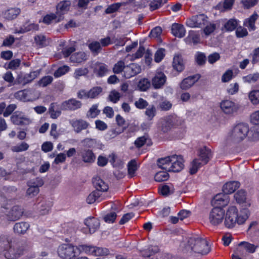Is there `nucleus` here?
I'll return each mask as SVG.
<instances>
[{"label": "nucleus", "instance_id": "1", "mask_svg": "<svg viewBox=\"0 0 259 259\" xmlns=\"http://www.w3.org/2000/svg\"><path fill=\"white\" fill-rule=\"evenodd\" d=\"M245 139L250 142L259 140V127L250 130L247 123H239L233 127L227 138L228 142L236 144Z\"/></svg>", "mask_w": 259, "mask_h": 259}, {"label": "nucleus", "instance_id": "2", "mask_svg": "<svg viewBox=\"0 0 259 259\" xmlns=\"http://www.w3.org/2000/svg\"><path fill=\"white\" fill-rule=\"evenodd\" d=\"M250 215L247 208H243L238 213L236 206H229L226 211L224 221L225 226L228 228H232L237 224L239 225L244 224Z\"/></svg>", "mask_w": 259, "mask_h": 259}, {"label": "nucleus", "instance_id": "3", "mask_svg": "<svg viewBox=\"0 0 259 259\" xmlns=\"http://www.w3.org/2000/svg\"><path fill=\"white\" fill-rule=\"evenodd\" d=\"M25 248L21 242L4 241V246L0 245V251L7 259H17L23 254Z\"/></svg>", "mask_w": 259, "mask_h": 259}, {"label": "nucleus", "instance_id": "4", "mask_svg": "<svg viewBox=\"0 0 259 259\" xmlns=\"http://www.w3.org/2000/svg\"><path fill=\"white\" fill-rule=\"evenodd\" d=\"M198 157L194 159L191 163L190 172L192 175L195 174L202 165L207 163L212 157L211 150L204 146L199 150Z\"/></svg>", "mask_w": 259, "mask_h": 259}, {"label": "nucleus", "instance_id": "5", "mask_svg": "<svg viewBox=\"0 0 259 259\" xmlns=\"http://www.w3.org/2000/svg\"><path fill=\"white\" fill-rule=\"evenodd\" d=\"M188 243L191 250L196 253L206 254L210 251L208 242L205 239L198 236L191 237Z\"/></svg>", "mask_w": 259, "mask_h": 259}, {"label": "nucleus", "instance_id": "6", "mask_svg": "<svg viewBox=\"0 0 259 259\" xmlns=\"http://www.w3.org/2000/svg\"><path fill=\"white\" fill-rule=\"evenodd\" d=\"M76 249L78 250V254L84 253L88 255L94 256L107 255L110 252L108 249L92 245H79L76 246Z\"/></svg>", "mask_w": 259, "mask_h": 259}, {"label": "nucleus", "instance_id": "7", "mask_svg": "<svg viewBox=\"0 0 259 259\" xmlns=\"http://www.w3.org/2000/svg\"><path fill=\"white\" fill-rule=\"evenodd\" d=\"M59 256L64 259H71L78 255L76 246L71 244H63L58 249Z\"/></svg>", "mask_w": 259, "mask_h": 259}, {"label": "nucleus", "instance_id": "8", "mask_svg": "<svg viewBox=\"0 0 259 259\" xmlns=\"http://www.w3.org/2000/svg\"><path fill=\"white\" fill-rule=\"evenodd\" d=\"M208 17L204 14H199L188 19L186 24L191 28H202L207 24Z\"/></svg>", "mask_w": 259, "mask_h": 259}, {"label": "nucleus", "instance_id": "9", "mask_svg": "<svg viewBox=\"0 0 259 259\" xmlns=\"http://www.w3.org/2000/svg\"><path fill=\"white\" fill-rule=\"evenodd\" d=\"M225 210L221 207H214L210 211L209 215V221L212 225H218L221 224L224 219Z\"/></svg>", "mask_w": 259, "mask_h": 259}, {"label": "nucleus", "instance_id": "10", "mask_svg": "<svg viewBox=\"0 0 259 259\" xmlns=\"http://www.w3.org/2000/svg\"><path fill=\"white\" fill-rule=\"evenodd\" d=\"M38 74V71H32L29 73H20L16 77L15 83L25 85L33 80Z\"/></svg>", "mask_w": 259, "mask_h": 259}, {"label": "nucleus", "instance_id": "11", "mask_svg": "<svg viewBox=\"0 0 259 259\" xmlns=\"http://www.w3.org/2000/svg\"><path fill=\"white\" fill-rule=\"evenodd\" d=\"M171 158L170 167H166V170L172 172L181 171L184 166L182 157L180 155H173L171 156Z\"/></svg>", "mask_w": 259, "mask_h": 259}, {"label": "nucleus", "instance_id": "12", "mask_svg": "<svg viewBox=\"0 0 259 259\" xmlns=\"http://www.w3.org/2000/svg\"><path fill=\"white\" fill-rule=\"evenodd\" d=\"M220 107L222 111L226 114H232L237 112L238 106L233 101L229 100L222 101L220 103Z\"/></svg>", "mask_w": 259, "mask_h": 259}, {"label": "nucleus", "instance_id": "13", "mask_svg": "<svg viewBox=\"0 0 259 259\" xmlns=\"http://www.w3.org/2000/svg\"><path fill=\"white\" fill-rule=\"evenodd\" d=\"M141 71V68L139 65L136 63H131L126 66L122 75L126 78H130L140 73Z\"/></svg>", "mask_w": 259, "mask_h": 259}, {"label": "nucleus", "instance_id": "14", "mask_svg": "<svg viewBox=\"0 0 259 259\" xmlns=\"http://www.w3.org/2000/svg\"><path fill=\"white\" fill-rule=\"evenodd\" d=\"M174 125V118L172 116H168L162 118L159 122L158 128L162 133H165L168 132Z\"/></svg>", "mask_w": 259, "mask_h": 259}, {"label": "nucleus", "instance_id": "15", "mask_svg": "<svg viewBox=\"0 0 259 259\" xmlns=\"http://www.w3.org/2000/svg\"><path fill=\"white\" fill-rule=\"evenodd\" d=\"M11 120L14 124L16 125H28L31 122L30 118L19 112H15L11 117Z\"/></svg>", "mask_w": 259, "mask_h": 259}, {"label": "nucleus", "instance_id": "16", "mask_svg": "<svg viewBox=\"0 0 259 259\" xmlns=\"http://www.w3.org/2000/svg\"><path fill=\"white\" fill-rule=\"evenodd\" d=\"M84 223L87 227L88 232L90 234L96 232L99 229L100 226V221L94 217L86 219Z\"/></svg>", "mask_w": 259, "mask_h": 259}, {"label": "nucleus", "instance_id": "17", "mask_svg": "<svg viewBox=\"0 0 259 259\" xmlns=\"http://www.w3.org/2000/svg\"><path fill=\"white\" fill-rule=\"evenodd\" d=\"M82 106L80 101L76 100L75 99H70L63 102L61 104V108L63 110L74 111L79 109Z\"/></svg>", "mask_w": 259, "mask_h": 259}, {"label": "nucleus", "instance_id": "18", "mask_svg": "<svg viewBox=\"0 0 259 259\" xmlns=\"http://www.w3.org/2000/svg\"><path fill=\"white\" fill-rule=\"evenodd\" d=\"M229 196L225 193H220L216 195L211 201V203L215 207L223 208L229 203Z\"/></svg>", "mask_w": 259, "mask_h": 259}, {"label": "nucleus", "instance_id": "19", "mask_svg": "<svg viewBox=\"0 0 259 259\" xmlns=\"http://www.w3.org/2000/svg\"><path fill=\"white\" fill-rule=\"evenodd\" d=\"M69 123L76 133H80L82 130L88 128L90 125L89 123L81 119L70 120Z\"/></svg>", "mask_w": 259, "mask_h": 259}, {"label": "nucleus", "instance_id": "20", "mask_svg": "<svg viewBox=\"0 0 259 259\" xmlns=\"http://www.w3.org/2000/svg\"><path fill=\"white\" fill-rule=\"evenodd\" d=\"M23 213V209L18 205H15L7 213V218L10 221H16L20 219Z\"/></svg>", "mask_w": 259, "mask_h": 259}, {"label": "nucleus", "instance_id": "21", "mask_svg": "<svg viewBox=\"0 0 259 259\" xmlns=\"http://www.w3.org/2000/svg\"><path fill=\"white\" fill-rule=\"evenodd\" d=\"M166 77L163 72L157 71L152 79V84L155 89H160L165 83Z\"/></svg>", "mask_w": 259, "mask_h": 259}, {"label": "nucleus", "instance_id": "22", "mask_svg": "<svg viewBox=\"0 0 259 259\" xmlns=\"http://www.w3.org/2000/svg\"><path fill=\"white\" fill-rule=\"evenodd\" d=\"M200 78L199 74L188 76L184 78L180 83V88L183 90L190 88Z\"/></svg>", "mask_w": 259, "mask_h": 259}, {"label": "nucleus", "instance_id": "23", "mask_svg": "<svg viewBox=\"0 0 259 259\" xmlns=\"http://www.w3.org/2000/svg\"><path fill=\"white\" fill-rule=\"evenodd\" d=\"M71 2L69 0H65L60 2L56 6V13L60 17H63V15L65 14L70 9Z\"/></svg>", "mask_w": 259, "mask_h": 259}, {"label": "nucleus", "instance_id": "24", "mask_svg": "<svg viewBox=\"0 0 259 259\" xmlns=\"http://www.w3.org/2000/svg\"><path fill=\"white\" fill-rule=\"evenodd\" d=\"M82 161L84 163H92L96 159V156L92 150L90 149H84L80 153Z\"/></svg>", "mask_w": 259, "mask_h": 259}, {"label": "nucleus", "instance_id": "25", "mask_svg": "<svg viewBox=\"0 0 259 259\" xmlns=\"http://www.w3.org/2000/svg\"><path fill=\"white\" fill-rule=\"evenodd\" d=\"M93 183L96 189V191L98 192H105L109 188L108 185L99 177H96L93 179Z\"/></svg>", "mask_w": 259, "mask_h": 259}, {"label": "nucleus", "instance_id": "26", "mask_svg": "<svg viewBox=\"0 0 259 259\" xmlns=\"http://www.w3.org/2000/svg\"><path fill=\"white\" fill-rule=\"evenodd\" d=\"M172 34L179 38L183 37L186 34V29L183 25L178 23H174L171 27Z\"/></svg>", "mask_w": 259, "mask_h": 259}, {"label": "nucleus", "instance_id": "27", "mask_svg": "<svg viewBox=\"0 0 259 259\" xmlns=\"http://www.w3.org/2000/svg\"><path fill=\"white\" fill-rule=\"evenodd\" d=\"M63 19V17H60L57 13H50L43 17L42 22L46 24L50 25L53 22L58 23Z\"/></svg>", "mask_w": 259, "mask_h": 259}, {"label": "nucleus", "instance_id": "28", "mask_svg": "<svg viewBox=\"0 0 259 259\" xmlns=\"http://www.w3.org/2000/svg\"><path fill=\"white\" fill-rule=\"evenodd\" d=\"M258 16L256 13H254L248 18L245 19L243 22V25L248 28L249 31H253L256 29L255 23Z\"/></svg>", "mask_w": 259, "mask_h": 259}, {"label": "nucleus", "instance_id": "29", "mask_svg": "<svg viewBox=\"0 0 259 259\" xmlns=\"http://www.w3.org/2000/svg\"><path fill=\"white\" fill-rule=\"evenodd\" d=\"M240 186L238 181H231L226 183L223 187V193L229 194L233 193Z\"/></svg>", "mask_w": 259, "mask_h": 259}, {"label": "nucleus", "instance_id": "30", "mask_svg": "<svg viewBox=\"0 0 259 259\" xmlns=\"http://www.w3.org/2000/svg\"><path fill=\"white\" fill-rule=\"evenodd\" d=\"M39 26L37 24L34 23H25L22 27L20 28L19 30H16L15 31V33H24L25 32L30 31H36L38 30Z\"/></svg>", "mask_w": 259, "mask_h": 259}, {"label": "nucleus", "instance_id": "31", "mask_svg": "<svg viewBox=\"0 0 259 259\" xmlns=\"http://www.w3.org/2000/svg\"><path fill=\"white\" fill-rule=\"evenodd\" d=\"M20 12L21 10L19 8H11L4 12V18L8 20H12L16 18Z\"/></svg>", "mask_w": 259, "mask_h": 259}, {"label": "nucleus", "instance_id": "32", "mask_svg": "<svg viewBox=\"0 0 259 259\" xmlns=\"http://www.w3.org/2000/svg\"><path fill=\"white\" fill-rule=\"evenodd\" d=\"M172 66L178 72H182L185 68L184 63L182 56L176 55L173 59Z\"/></svg>", "mask_w": 259, "mask_h": 259}, {"label": "nucleus", "instance_id": "33", "mask_svg": "<svg viewBox=\"0 0 259 259\" xmlns=\"http://www.w3.org/2000/svg\"><path fill=\"white\" fill-rule=\"evenodd\" d=\"M29 224L27 222H19L15 224L13 230L15 233L18 234H23L29 228Z\"/></svg>", "mask_w": 259, "mask_h": 259}, {"label": "nucleus", "instance_id": "34", "mask_svg": "<svg viewBox=\"0 0 259 259\" xmlns=\"http://www.w3.org/2000/svg\"><path fill=\"white\" fill-rule=\"evenodd\" d=\"M247 253L242 246L241 243H239L234 250V253L232 255V259H243V258L247 255Z\"/></svg>", "mask_w": 259, "mask_h": 259}, {"label": "nucleus", "instance_id": "35", "mask_svg": "<svg viewBox=\"0 0 259 259\" xmlns=\"http://www.w3.org/2000/svg\"><path fill=\"white\" fill-rule=\"evenodd\" d=\"M49 113L52 119L57 118L61 114L59 105L56 103H51L49 108Z\"/></svg>", "mask_w": 259, "mask_h": 259}, {"label": "nucleus", "instance_id": "36", "mask_svg": "<svg viewBox=\"0 0 259 259\" xmlns=\"http://www.w3.org/2000/svg\"><path fill=\"white\" fill-rule=\"evenodd\" d=\"M70 59L72 62L79 63L87 59V55L85 53L80 52L72 55Z\"/></svg>", "mask_w": 259, "mask_h": 259}, {"label": "nucleus", "instance_id": "37", "mask_svg": "<svg viewBox=\"0 0 259 259\" xmlns=\"http://www.w3.org/2000/svg\"><path fill=\"white\" fill-rule=\"evenodd\" d=\"M187 44L193 43L194 45L198 44L200 41L199 35L194 32H190L189 35L184 39Z\"/></svg>", "mask_w": 259, "mask_h": 259}, {"label": "nucleus", "instance_id": "38", "mask_svg": "<svg viewBox=\"0 0 259 259\" xmlns=\"http://www.w3.org/2000/svg\"><path fill=\"white\" fill-rule=\"evenodd\" d=\"M101 194L97 191H93L91 192L87 198V202L89 204H93L96 202H100Z\"/></svg>", "mask_w": 259, "mask_h": 259}, {"label": "nucleus", "instance_id": "39", "mask_svg": "<svg viewBox=\"0 0 259 259\" xmlns=\"http://www.w3.org/2000/svg\"><path fill=\"white\" fill-rule=\"evenodd\" d=\"M29 145L25 142H22L11 147V150L13 152H22L28 149Z\"/></svg>", "mask_w": 259, "mask_h": 259}, {"label": "nucleus", "instance_id": "40", "mask_svg": "<svg viewBox=\"0 0 259 259\" xmlns=\"http://www.w3.org/2000/svg\"><path fill=\"white\" fill-rule=\"evenodd\" d=\"M171 156L158 159L157 165L161 168L166 170V167H170Z\"/></svg>", "mask_w": 259, "mask_h": 259}, {"label": "nucleus", "instance_id": "41", "mask_svg": "<svg viewBox=\"0 0 259 259\" xmlns=\"http://www.w3.org/2000/svg\"><path fill=\"white\" fill-rule=\"evenodd\" d=\"M28 90H24L18 91L15 94V97L21 101H29L30 98L28 97Z\"/></svg>", "mask_w": 259, "mask_h": 259}, {"label": "nucleus", "instance_id": "42", "mask_svg": "<svg viewBox=\"0 0 259 259\" xmlns=\"http://www.w3.org/2000/svg\"><path fill=\"white\" fill-rule=\"evenodd\" d=\"M238 21L236 19H230L225 24L224 27L228 31H232L236 29Z\"/></svg>", "mask_w": 259, "mask_h": 259}, {"label": "nucleus", "instance_id": "43", "mask_svg": "<svg viewBox=\"0 0 259 259\" xmlns=\"http://www.w3.org/2000/svg\"><path fill=\"white\" fill-rule=\"evenodd\" d=\"M126 66L125 62L123 60H119L116 63L113 67V71L115 74H119L123 72L124 73V70Z\"/></svg>", "mask_w": 259, "mask_h": 259}, {"label": "nucleus", "instance_id": "44", "mask_svg": "<svg viewBox=\"0 0 259 259\" xmlns=\"http://www.w3.org/2000/svg\"><path fill=\"white\" fill-rule=\"evenodd\" d=\"M44 184V181L42 178L37 177L31 179L27 182V185H30L34 188L39 189Z\"/></svg>", "mask_w": 259, "mask_h": 259}, {"label": "nucleus", "instance_id": "45", "mask_svg": "<svg viewBox=\"0 0 259 259\" xmlns=\"http://www.w3.org/2000/svg\"><path fill=\"white\" fill-rule=\"evenodd\" d=\"M88 47L91 51L95 55L98 54L101 50V44L97 41H94L90 43Z\"/></svg>", "mask_w": 259, "mask_h": 259}, {"label": "nucleus", "instance_id": "46", "mask_svg": "<svg viewBox=\"0 0 259 259\" xmlns=\"http://www.w3.org/2000/svg\"><path fill=\"white\" fill-rule=\"evenodd\" d=\"M52 202L50 201H43L39 207V212L41 214L45 215L48 213L52 206Z\"/></svg>", "mask_w": 259, "mask_h": 259}, {"label": "nucleus", "instance_id": "47", "mask_svg": "<svg viewBox=\"0 0 259 259\" xmlns=\"http://www.w3.org/2000/svg\"><path fill=\"white\" fill-rule=\"evenodd\" d=\"M150 82L147 78H142L139 80L138 83V88L141 91H146L149 88Z\"/></svg>", "mask_w": 259, "mask_h": 259}, {"label": "nucleus", "instance_id": "48", "mask_svg": "<svg viewBox=\"0 0 259 259\" xmlns=\"http://www.w3.org/2000/svg\"><path fill=\"white\" fill-rule=\"evenodd\" d=\"M168 178V174L164 171H160L156 172L154 177L155 180L158 182L166 181Z\"/></svg>", "mask_w": 259, "mask_h": 259}, {"label": "nucleus", "instance_id": "49", "mask_svg": "<svg viewBox=\"0 0 259 259\" xmlns=\"http://www.w3.org/2000/svg\"><path fill=\"white\" fill-rule=\"evenodd\" d=\"M249 99L254 105L259 104V90H253L250 92Z\"/></svg>", "mask_w": 259, "mask_h": 259}, {"label": "nucleus", "instance_id": "50", "mask_svg": "<svg viewBox=\"0 0 259 259\" xmlns=\"http://www.w3.org/2000/svg\"><path fill=\"white\" fill-rule=\"evenodd\" d=\"M240 243L242 246L244 247L247 253H252L255 251L257 246H255L254 244L245 241H242Z\"/></svg>", "mask_w": 259, "mask_h": 259}, {"label": "nucleus", "instance_id": "51", "mask_svg": "<svg viewBox=\"0 0 259 259\" xmlns=\"http://www.w3.org/2000/svg\"><path fill=\"white\" fill-rule=\"evenodd\" d=\"M81 143L84 147L92 148L96 147L97 141L95 139L85 138L81 141Z\"/></svg>", "mask_w": 259, "mask_h": 259}, {"label": "nucleus", "instance_id": "52", "mask_svg": "<svg viewBox=\"0 0 259 259\" xmlns=\"http://www.w3.org/2000/svg\"><path fill=\"white\" fill-rule=\"evenodd\" d=\"M128 172L131 177H133L138 169V166L136 160H132L130 161L127 165Z\"/></svg>", "mask_w": 259, "mask_h": 259}, {"label": "nucleus", "instance_id": "53", "mask_svg": "<svg viewBox=\"0 0 259 259\" xmlns=\"http://www.w3.org/2000/svg\"><path fill=\"white\" fill-rule=\"evenodd\" d=\"M156 110L154 105L149 106L145 112V115L147 116L149 120H151L156 115Z\"/></svg>", "mask_w": 259, "mask_h": 259}, {"label": "nucleus", "instance_id": "54", "mask_svg": "<svg viewBox=\"0 0 259 259\" xmlns=\"http://www.w3.org/2000/svg\"><path fill=\"white\" fill-rule=\"evenodd\" d=\"M3 78L5 80V81L9 83V87L16 84V83H15V80L13 75V74L10 71H7L3 75Z\"/></svg>", "mask_w": 259, "mask_h": 259}, {"label": "nucleus", "instance_id": "55", "mask_svg": "<svg viewBox=\"0 0 259 259\" xmlns=\"http://www.w3.org/2000/svg\"><path fill=\"white\" fill-rule=\"evenodd\" d=\"M149 140L148 136L147 135H144L142 137L138 138L134 142L135 146L140 148L145 145L147 141Z\"/></svg>", "mask_w": 259, "mask_h": 259}, {"label": "nucleus", "instance_id": "56", "mask_svg": "<svg viewBox=\"0 0 259 259\" xmlns=\"http://www.w3.org/2000/svg\"><path fill=\"white\" fill-rule=\"evenodd\" d=\"M123 3H117L109 6L105 10L106 14H112L116 12L119 8L122 6Z\"/></svg>", "mask_w": 259, "mask_h": 259}, {"label": "nucleus", "instance_id": "57", "mask_svg": "<svg viewBox=\"0 0 259 259\" xmlns=\"http://www.w3.org/2000/svg\"><path fill=\"white\" fill-rule=\"evenodd\" d=\"M234 198L238 203H241L246 200V193L243 190L238 191L234 194Z\"/></svg>", "mask_w": 259, "mask_h": 259}, {"label": "nucleus", "instance_id": "58", "mask_svg": "<svg viewBox=\"0 0 259 259\" xmlns=\"http://www.w3.org/2000/svg\"><path fill=\"white\" fill-rule=\"evenodd\" d=\"M69 69V67L67 65L61 66L54 72V75L55 77H59L68 72Z\"/></svg>", "mask_w": 259, "mask_h": 259}, {"label": "nucleus", "instance_id": "59", "mask_svg": "<svg viewBox=\"0 0 259 259\" xmlns=\"http://www.w3.org/2000/svg\"><path fill=\"white\" fill-rule=\"evenodd\" d=\"M195 58L197 63L199 65H203L206 62V57L203 53L197 52L195 56Z\"/></svg>", "mask_w": 259, "mask_h": 259}, {"label": "nucleus", "instance_id": "60", "mask_svg": "<svg viewBox=\"0 0 259 259\" xmlns=\"http://www.w3.org/2000/svg\"><path fill=\"white\" fill-rule=\"evenodd\" d=\"M100 111L98 109V105H93L87 113V116L91 118H95L100 113Z\"/></svg>", "mask_w": 259, "mask_h": 259}, {"label": "nucleus", "instance_id": "61", "mask_svg": "<svg viewBox=\"0 0 259 259\" xmlns=\"http://www.w3.org/2000/svg\"><path fill=\"white\" fill-rule=\"evenodd\" d=\"M102 91L100 87H96L91 89L89 91V98L93 99L96 98Z\"/></svg>", "mask_w": 259, "mask_h": 259}, {"label": "nucleus", "instance_id": "62", "mask_svg": "<svg viewBox=\"0 0 259 259\" xmlns=\"http://www.w3.org/2000/svg\"><path fill=\"white\" fill-rule=\"evenodd\" d=\"M120 97V93L115 90L112 91L109 95L110 101L113 103H116L119 100Z\"/></svg>", "mask_w": 259, "mask_h": 259}, {"label": "nucleus", "instance_id": "63", "mask_svg": "<svg viewBox=\"0 0 259 259\" xmlns=\"http://www.w3.org/2000/svg\"><path fill=\"white\" fill-rule=\"evenodd\" d=\"M53 78L51 76H45L43 77L38 82L40 86L42 87H47L53 81Z\"/></svg>", "mask_w": 259, "mask_h": 259}, {"label": "nucleus", "instance_id": "64", "mask_svg": "<svg viewBox=\"0 0 259 259\" xmlns=\"http://www.w3.org/2000/svg\"><path fill=\"white\" fill-rule=\"evenodd\" d=\"M28 188L26 191V194L29 197L32 198L36 196L39 192V189L34 188L30 185H27Z\"/></svg>", "mask_w": 259, "mask_h": 259}]
</instances>
